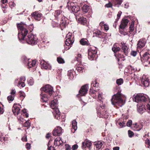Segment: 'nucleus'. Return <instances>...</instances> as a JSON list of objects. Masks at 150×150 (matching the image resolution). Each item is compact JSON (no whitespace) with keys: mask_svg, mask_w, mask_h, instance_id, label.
Segmentation results:
<instances>
[{"mask_svg":"<svg viewBox=\"0 0 150 150\" xmlns=\"http://www.w3.org/2000/svg\"><path fill=\"white\" fill-rule=\"evenodd\" d=\"M71 34L68 33L66 35V38L65 41V45L64 46L65 49L67 50L70 49L71 45L74 41V36L71 35Z\"/></svg>","mask_w":150,"mask_h":150,"instance_id":"1","label":"nucleus"},{"mask_svg":"<svg viewBox=\"0 0 150 150\" xmlns=\"http://www.w3.org/2000/svg\"><path fill=\"white\" fill-rule=\"evenodd\" d=\"M123 96L120 93H118L116 95L113 96L111 101L113 105L116 104H121L120 106H121L123 103V100L122 99Z\"/></svg>","mask_w":150,"mask_h":150,"instance_id":"2","label":"nucleus"},{"mask_svg":"<svg viewBox=\"0 0 150 150\" xmlns=\"http://www.w3.org/2000/svg\"><path fill=\"white\" fill-rule=\"evenodd\" d=\"M57 105L56 101L53 100L51 101L50 107L52 109H55L54 113L55 118L57 119H59L60 118V114L59 109L57 108Z\"/></svg>","mask_w":150,"mask_h":150,"instance_id":"3","label":"nucleus"},{"mask_svg":"<svg viewBox=\"0 0 150 150\" xmlns=\"http://www.w3.org/2000/svg\"><path fill=\"white\" fill-rule=\"evenodd\" d=\"M25 38L26 42L29 44L34 45L37 43V38L31 34L29 33L28 35Z\"/></svg>","mask_w":150,"mask_h":150,"instance_id":"4","label":"nucleus"},{"mask_svg":"<svg viewBox=\"0 0 150 150\" xmlns=\"http://www.w3.org/2000/svg\"><path fill=\"white\" fill-rule=\"evenodd\" d=\"M18 38L20 40H24L25 37L28 33L27 29H18Z\"/></svg>","mask_w":150,"mask_h":150,"instance_id":"5","label":"nucleus"},{"mask_svg":"<svg viewBox=\"0 0 150 150\" xmlns=\"http://www.w3.org/2000/svg\"><path fill=\"white\" fill-rule=\"evenodd\" d=\"M23 62L27 64L29 69L35 67L36 64V61L35 60L32 61L25 57L24 58Z\"/></svg>","mask_w":150,"mask_h":150,"instance_id":"6","label":"nucleus"},{"mask_svg":"<svg viewBox=\"0 0 150 150\" xmlns=\"http://www.w3.org/2000/svg\"><path fill=\"white\" fill-rule=\"evenodd\" d=\"M142 84L144 87H146L149 86L150 84V81L148 77L144 75L141 78Z\"/></svg>","mask_w":150,"mask_h":150,"instance_id":"7","label":"nucleus"},{"mask_svg":"<svg viewBox=\"0 0 150 150\" xmlns=\"http://www.w3.org/2000/svg\"><path fill=\"white\" fill-rule=\"evenodd\" d=\"M88 86L87 85L82 86L79 91V93L77 95V96L79 97L84 96L87 93L88 90Z\"/></svg>","mask_w":150,"mask_h":150,"instance_id":"8","label":"nucleus"},{"mask_svg":"<svg viewBox=\"0 0 150 150\" xmlns=\"http://www.w3.org/2000/svg\"><path fill=\"white\" fill-rule=\"evenodd\" d=\"M41 90L46 93H48L50 96L52 95L54 92L53 88L49 85H46L44 87L42 88Z\"/></svg>","mask_w":150,"mask_h":150,"instance_id":"9","label":"nucleus"},{"mask_svg":"<svg viewBox=\"0 0 150 150\" xmlns=\"http://www.w3.org/2000/svg\"><path fill=\"white\" fill-rule=\"evenodd\" d=\"M76 18L79 23L83 25H85L86 24V18L82 16L81 14H80L76 16Z\"/></svg>","mask_w":150,"mask_h":150,"instance_id":"10","label":"nucleus"},{"mask_svg":"<svg viewBox=\"0 0 150 150\" xmlns=\"http://www.w3.org/2000/svg\"><path fill=\"white\" fill-rule=\"evenodd\" d=\"M62 129L61 127H57L54 129L53 132V134L54 136H59L62 134Z\"/></svg>","mask_w":150,"mask_h":150,"instance_id":"11","label":"nucleus"},{"mask_svg":"<svg viewBox=\"0 0 150 150\" xmlns=\"http://www.w3.org/2000/svg\"><path fill=\"white\" fill-rule=\"evenodd\" d=\"M41 65L42 69H51V67L50 64L45 62L44 60L40 62Z\"/></svg>","mask_w":150,"mask_h":150,"instance_id":"12","label":"nucleus"},{"mask_svg":"<svg viewBox=\"0 0 150 150\" xmlns=\"http://www.w3.org/2000/svg\"><path fill=\"white\" fill-rule=\"evenodd\" d=\"M97 51L96 50H93L90 49L88 50V57L90 59H93L96 55Z\"/></svg>","mask_w":150,"mask_h":150,"instance_id":"13","label":"nucleus"},{"mask_svg":"<svg viewBox=\"0 0 150 150\" xmlns=\"http://www.w3.org/2000/svg\"><path fill=\"white\" fill-rule=\"evenodd\" d=\"M33 17L36 20L40 21L42 17L41 14L38 12L35 11L32 14Z\"/></svg>","mask_w":150,"mask_h":150,"instance_id":"14","label":"nucleus"},{"mask_svg":"<svg viewBox=\"0 0 150 150\" xmlns=\"http://www.w3.org/2000/svg\"><path fill=\"white\" fill-rule=\"evenodd\" d=\"M66 18L64 16L63 17L62 16L61 23L60 25V27L61 28L68 27L67 24L66 23Z\"/></svg>","mask_w":150,"mask_h":150,"instance_id":"15","label":"nucleus"},{"mask_svg":"<svg viewBox=\"0 0 150 150\" xmlns=\"http://www.w3.org/2000/svg\"><path fill=\"white\" fill-rule=\"evenodd\" d=\"M20 109L16 104H14L12 108V111L15 115H18L20 112Z\"/></svg>","mask_w":150,"mask_h":150,"instance_id":"16","label":"nucleus"},{"mask_svg":"<svg viewBox=\"0 0 150 150\" xmlns=\"http://www.w3.org/2000/svg\"><path fill=\"white\" fill-rule=\"evenodd\" d=\"M129 21L127 19L123 18L121 21V23L120 25V28H125L127 25Z\"/></svg>","mask_w":150,"mask_h":150,"instance_id":"17","label":"nucleus"},{"mask_svg":"<svg viewBox=\"0 0 150 150\" xmlns=\"http://www.w3.org/2000/svg\"><path fill=\"white\" fill-rule=\"evenodd\" d=\"M63 142L60 137H57L56 138L54 141V144L56 146H59L62 144Z\"/></svg>","mask_w":150,"mask_h":150,"instance_id":"18","label":"nucleus"},{"mask_svg":"<svg viewBox=\"0 0 150 150\" xmlns=\"http://www.w3.org/2000/svg\"><path fill=\"white\" fill-rule=\"evenodd\" d=\"M150 57L149 54L146 52L144 54L142 58V60H143L145 61H150Z\"/></svg>","mask_w":150,"mask_h":150,"instance_id":"19","label":"nucleus"},{"mask_svg":"<svg viewBox=\"0 0 150 150\" xmlns=\"http://www.w3.org/2000/svg\"><path fill=\"white\" fill-rule=\"evenodd\" d=\"M75 4L74 2H71L70 3H68V9L70 10H71L72 12L74 13L75 11Z\"/></svg>","mask_w":150,"mask_h":150,"instance_id":"20","label":"nucleus"},{"mask_svg":"<svg viewBox=\"0 0 150 150\" xmlns=\"http://www.w3.org/2000/svg\"><path fill=\"white\" fill-rule=\"evenodd\" d=\"M83 145L84 148L86 147L89 148L91 145V143L89 141L86 140L83 143Z\"/></svg>","mask_w":150,"mask_h":150,"instance_id":"21","label":"nucleus"},{"mask_svg":"<svg viewBox=\"0 0 150 150\" xmlns=\"http://www.w3.org/2000/svg\"><path fill=\"white\" fill-rule=\"evenodd\" d=\"M40 95L41 96V98L43 102H46L48 100L47 99L48 96H47L46 94L42 93L40 94Z\"/></svg>","mask_w":150,"mask_h":150,"instance_id":"22","label":"nucleus"},{"mask_svg":"<svg viewBox=\"0 0 150 150\" xmlns=\"http://www.w3.org/2000/svg\"><path fill=\"white\" fill-rule=\"evenodd\" d=\"M145 42L143 40H140L137 44V48H141L145 45Z\"/></svg>","mask_w":150,"mask_h":150,"instance_id":"23","label":"nucleus"},{"mask_svg":"<svg viewBox=\"0 0 150 150\" xmlns=\"http://www.w3.org/2000/svg\"><path fill=\"white\" fill-rule=\"evenodd\" d=\"M122 49L123 50L124 53L126 55H127L128 54V49L127 46L125 45V44L122 43Z\"/></svg>","mask_w":150,"mask_h":150,"instance_id":"24","label":"nucleus"},{"mask_svg":"<svg viewBox=\"0 0 150 150\" xmlns=\"http://www.w3.org/2000/svg\"><path fill=\"white\" fill-rule=\"evenodd\" d=\"M141 94H139L134 96L133 98V100L134 101L138 102L141 101Z\"/></svg>","mask_w":150,"mask_h":150,"instance_id":"25","label":"nucleus"},{"mask_svg":"<svg viewBox=\"0 0 150 150\" xmlns=\"http://www.w3.org/2000/svg\"><path fill=\"white\" fill-rule=\"evenodd\" d=\"M145 110V109L144 107V105H142L139 106L138 107V111L140 113H142Z\"/></svg>","mask_w":150,"mask_h":150,"instance_id":"26","label":"nucleus"},{"mask_svg":"<svg viewBox=\"0 0 150 150\" xmlns=\"http://www.w3.org/2000/svg\"><path fill=\"white\" fill-rule=\"evenodd\" d=\"M141 101H149V99L147 96H144L141 94Z\"/></svg>","mask_w":150,"mask_h":150,"instance_id":"27","label":"nucleus"},{"mask_svg":"<svg viewBox=\"0 0 150 150\" xmlns=\"http://www.w3.org/2000/svg\"><path fill=\"white\" fill-rule=\"evenodd\" d=\"M90 9L89 7L85 4L82 7V10L84 13H87Z\"/></svg>","mask_w":150,"mask_h":150,"instance_id":"28","label":"nucleus"},{"mask_svg":"<svg viewBox=\"0 0 150 150\" xmlns=\"http://www.w3.org/2000/svg\"><path fill=\"white\" fill-rule=\"evenodd\" d=\"M71 128V132L74 133L75 132V120H73L72 122Z\"/></svg>","mask_w":150,"mask_h":150,"instance_id":"29","label":"nucleus"},{"mask_svg":"<svg viewBox=\"0 0 150 150\" xmlns=\"http://www.w3.org/2000/svg\"><path fill=\"white\" fill-rule=\"evenodd\" d=\"M17 27L19 28H25L26 27V25L25 24L21 22L20 23L17 24Z\"/></svg>","mask_w":150,"mask_h":150,"instance_id":"30","label":"nucleus"},{"mask_svg":"<svg viewBox=\"0 0 150 150\" xmlns=\"http://www.w3.org/2000/svg\"><path fill=\"white\" fill-rule=\"evenodd\" d=\"M99 25L100 27L102 28H109L108 25L106 23H105L103 22H100Z\"/></svg>","mask_w":150,"mask_h":150,"instance_id":"31","label":"nucleus"},{"mask_svg":"<svg viewBox=\"0 0 150 150\" xmlns=\"http://www.w3.org/2000/svg\"><path fill=\"white\" fill-rule=\"evenodd\" d=\"M72 70H70L68 71V76L70 79H72L74 77L73 74H72Z\"/></svg>","mask_w":150,"mask_h":150,"instance_id":"32","label":"nucleus"},{"mask_svg":"<svg viewBox=\"0 0 150 150\" xmlns=\"http://www.w3.org/2000/svg\"><path fill=\"white\" fill-rule=\"evenodd\" d=\"M80 43L83 45H88V40L85 39H81L80 40Z\"/></svg>","mask_w":150,"mask_h":150,"instance_id":"33","label":"nucleus"},{"mask_svg":"<svg viewBox=\"0 0 150 150\" xmlns=\"http://www.w3.org/2000/svg\"><path fill=\"white\" fill-rule=\"evenodd\" d=\"M115 56L116 57H118V60H119L120 59L124 61L125 60L124 59V57L123 55H121L120 54H116Z\"/></svg>","mask_w":150,"mask_h":150,"instance_id":"34","label":"nucleus"},{"mask_svg":"<svg viewBox=\"0 0 150 150\" xmlns=\"http://www.w3.org/2000/svg\"><path fill=\"white\" fill-rule=\"evenodd\" d=\"M58 62L60 64H63L64 63L65 61L64 59L60 57H58L57 59Z\"/></svg>","mask_w":150,"mask_h":150,"instance_id":"35","label":"nucleus"},{"mask_svg":"<svg viewBox=\"0 0 150 150\" xmlns=\"http://www.w3.org/2000/svg\"><path fill=\"white\" fill-rule=\"evenodd\" d=\"M95 145L96 146V148L99 149L101 148L102 144L101 142H98Z\"/></svg>","mask_w":150,"mask_h":150,"instance_id":"36","label":"nucleus"},{"mask_svg":"<svg viewBox=\"0 0 150 150\" xmlns=\"http://www.w3.org/2000/svg\"><path fill=\"white\" fill-rule=\"evenodd\" d=\"M25 86V83L23 82H22L20 81H19L18 83V87H23Z\"/></svg>","mask_w":150,"mask_h":150,"instance_id":"37","label":"nucleus"},{"mask_svg":"<svg viewBox=\"0 0 150 150\" xmlns=\"http://www.w3.org/2000/svg\"><path fill=\"white\" fill-rule=\"evenodd\" d=\"M28 82L30 85L32 86L33 85L34 82L32 78H30L28 79Z\"/></svg>","mask_w":150,"mask_h":150,"instance_id":"38","label":"nucleus"},{"mask_svg":"<svg viewBox=\"0 0 150 150\" xmlns=\"http://www.w3.org/2000/svg\"><path fill=\"white\" fill-rule=\"evenodd\" d=\"M102 93L99 92L98 93V98L101 101L103 98L102 96Z\"/></svg>","mask_w":150,"mask_h":150,"instance_id":"39","label":"nucleus"},{"mask_svg":"<svg viewBox=\"0 0 150 150\" xmlns=\"http://www.w3.org/2000/svg\"><path fill=\"white\" fill-rule=\"evenodd\" d=\"M112 50L114 52H115L119 51L120 48L119 47H114L112 48Z\"/></svg>","mask_w":150,"mask_h":150,"instance_id":"40","label":"nucleus"},{"mask_svg":"<svg viewBox=\"0 0 150 150\" xmlns=\"http://www.w3.org/2000/svg\"><path fill=\"white\" fill-rule=\"evenodd\" d=\"M14 96H13L10 95L8 96L7 97V99L9 101H12L14 100Z\"/></svg>","mask_w":150,"mask_h":150,"instance_id":"41","label":"nucleus"},{"mask_svg":"<svg viewBox=\"0 0 150 150\" xmlns=\"http://www.w3.org/2000/svg\"><path fill=\"white\" fill-rule=\"evenodd\" d=\"M123 82V80L121 79H118L117 80V84L118 85H121Z\"/></svg>","mask_w":150,"mask_h":150,"instance_id":"42","label":"nucleus"},{"mask_svg":"<svg viewBox=\"0 0 150 150\" xmlns=\"http://www.w3.org/2000/svg\"><path fill=\"white\" fill-rule=\"evenodd\" d=\"M112 5L111 3H110V2H109V3L106 4L105 6V7H106L108 8H112Z\"/></svg>","mask_w":150,"mask_h":150,"instance_id":"43","label":"nucleus"},{"mask_svg":"<svg viewBox=\"0 0 150 150\" xmlns=\"http://www.w3.org/2000/svg\"><path fill=\"white\" fill-rule=\"evenodd\" d=\"M19 94L21 97L23 99L25 97V96L24 95V93L23 92L20 91L19 92Z\"/></svg>","mask_w":150,"mask_h":150,"instance_id":"44","label":"nucleus"},{"mask_svg":"<svg viewBox=\"0 0 150 150\" xmlns=\"http://www.w3.org/2000/svg\"><path fill=\"white\" fill-rule=\"evenodd\" d=\"M61 12V11L60 10H58L55 11L54 16L56 17V18H57L56 16H58L60 14Z\"/></svg>","mask_w":150,"mask_h":150,"instance_id":"45","label":"nucleus"},{"mask_svg":"<svg viewBox=\"0 0 150 150\" xmlns=\"http://www.w3.org/2000/svg\"><path fill=\"white\" fill-rule=\"evenodd\" d=\"M52 27H57L58 25V24L54 21H52Z\"/></svg>","mask_w":150,"mask_h":150,"instance_id":"46","label":"nucleus"},{"mask_svg":"<svg viewBox=\"0 0 150 150\" xmlns=\"http://www.w3.org/2000/svg\"><path fill=\"white\" fill-rule=\"evenodd\" d=\"M30 123L28 121H26L24 124L23 126L25 127H28L30 126Z\"/></svg>","mask_w":150,"mask_h":150,"instance_id":"47","label":"nucleus"},{"mask_svg":"<svg viewBox=\"0 0 150 150\" xmlns=\"http://www.w3.org/2000/svg\"><path fill=\"white\" fill-rule=\"evenodd\" d=\"M81 55L80 54H79L77 55V61L79 62H81Z\"/></svg>","mask_w":150,"mask_h":150,"instance_id":"48","label":"nucleus"},{"mask_svg":"<svg viewBox=\"0 0 150 150\" xmlns=\"http://www.w3.org/2000/svg\"><path fill=\"white\" fill-rule=\"evenodd\" d=\"M16 91L15 89H12L11 91V94L12 96H15Z\"/></svg>","mask_w":150,"mask_h":150,"instance_id":"49","label":"nucleus"},{"mask_svg":"<svg viewBox=\"0 0 150 150\" xmlns=\"http://www.w3.org/2000/svg\"><path fill=\"white\" fill-rule=\"evenodd\" d=\"M132 122L131 120H129L127 122V126L128 127H130L132 125Z\"/></svg>","mask_w":150,"mask_h":150,"instance_id":"50","label":"nucleus"},{"mask_svg":"<svg viewBox=\"0 0 150 150\" xmlns=\"http://www.w3.org/2000/svg\"><path fill=\"white\" fill-rule=\"evenodd\" d=\"M122 12L121 11H120L119 12L118 14H117V20H118L120 18V16L122 14Z\"/></svg>","mask_w":150,"mask_h":150,"instance_id":"51","label":"nucleus"},{"mask_svg":"<svg viewBox=\"0 0 150 150\" xmlns=\"http://www.w3.org/2000/svg\"><path fill=\"white\" fill-rule=\"evenodd\" d=\"M128 132L129 136L130 137H132L134 135V133L133 132L131 131L130 130H129Z\"/></svg>","mask_w":150,"mask_h":150,"instance_id":"52","label":"nucleus"},{"mask_svg":"<svg viewBox=\"0 0 150 150\" xmlns=\"http://www.w3.org/2000/svg\"><path fill=\"white\" fill-rule=\"evenodd\" d=\"M5 139V138L3 136L2 134L0 132V140L1 141H2V140H4Z\"/></svg>","mask_w":150,"mask_h":150,"instance_id":"53","label":"nucleus"},{"mask_svg":"<svg viewBox=\"0 0 150 150\" xmlns=\"http://www.w3.org/2000/svg\"><path fill=\"white\" fill-rule=\"evenodd\" d=\"M134 21H132L129 28H133L134 27Z\"/></svg>","mask_w":150,"mask_h":150,"instance_id":"54","label":"nucleus"},{"mask_svg":"<svg viewBox=\"0 0 150 150\" xmlns=\"http://www.w3.org/2000/svg\"><path fill=\"white\" fill-rule=\"evenodd\" d=\"M135 126L134 127L136 128H139V129L138 130V131H139L141 129V127H139V125H138L137 123H135L134 124Z\"/></svg>","mask_w":150,"mask_h":150,"instance_id":"55","label":"nucleus"},{"mask_svg":"<svg viewBox=\"0 0 150 150\" xmlns=\"http://www.w3.org/2000/svg\"><path fill=\"white\" fill-rule=\"evenodd\" d=\"M18 120L19 121V122L21 124H22L24 122V119L22 117H19L18 118Z\"/></svg>","mask_w":150,"mask_h":150,"instance_id":"56","label":"nucleus"},{"mask_svg":"<svg viewBox=\"0 0 150 150\" xmlns=\"http://www.w3.org/2000/svg\"><path fill=\"white\" fill-rule=\"evenodd\" d=\"M48 150H55V149L53 146H51L50 147L48 146Z\"/></svg>","mask_w":150,"mask_h":150,"instance_id":"57","label":"nucleus"},{"mask_svg":"<svg viewBox=\"0 0 150 150\" xmlns=\"http://www.w3.org/2000/svg\"><path fill=\"white\" fill-rule=\"evenodd\" d=\"M22 139L23 141L24 142L27 141V138L26 136H24L22 138Z\"/></svg>","mask_w":150,"mask_h":150,"instance_id":"58","label":"nucleus"},{"mask_svg":"<svg viewBox=\"0 0 150 150\" xmlns=\"http://www.w3.org/2000/svg\"><path fill=\"white\" fill-rule=\"evenodd\" d=\"M131 54L133 56H135L137 54V52L135 51H132L131 52Z\"/></svg>","mask_w":150,"mask_h":150,"instance_id":"59","label":"nucleus"},{"mask_svg":"<svg viewBox=\"0 0 150 150\" xmlns=\"http://www.w3.org/2000/svg\"><path fill=\"white\" fill-rule=\"evenodd\" d=\"M26 147L27 149H30L31 148L30 144L28 143H27L26 145Z\"/></svg>","mask_w":150,"mask_h":150,"instance_id":"60","label":"nucleus"},{"mask_svg":"<svg viewBox=\"0 0 150 150\" xmlns=\"http://www.w3.org/2000/svg\"><path fill=\"white\" fill-rule=\"evenodd\" d=\"M70 146L69 145H66V150H70Z\"/></svg>","mask_w":150,"mask_h":150,"instance_id":"61","label":"nucleus"},{"mask_svg":"<svg viewBox=\"0 0 150 150\" xmlns=\"http://www.w3.org/2000/svg\"><path fill=\"white\" fill-rule=\"evenodd\" d=\"M93 86L94 87H97L98 86V83L96 82V81H95L94 82H93Z\"/></svg>","mask_w":150,"mask_h":150,"instance_id":"62","label":"nucleus"},{"mask_svg":"<svg viewBox=\"0 0 150 150\" xmlns=\"http://www.w3.org/2000/svg\"><path fill=\"white\" fill-rule=\"evenodd\" d=\"M4 112L3 108L0 106V114H3Z\"/></svg>","mask_w":150,"mask_h":150,"instance_id":"63","label":"nucleus"},{"mask_svg":"<svg viewBox=\"0 0 150 150\" xmlns=\"http://www.w3.org/2000/svg\"><path fill=\"white\" fill-rule=\"evenodd\" d=\"M116 1L118 4L120 5L122 1V0H116Z\"/></svg>","mask_w":150,"mask_h":150,"instance_id":"64","label":"nucleus"}]
</instances>
